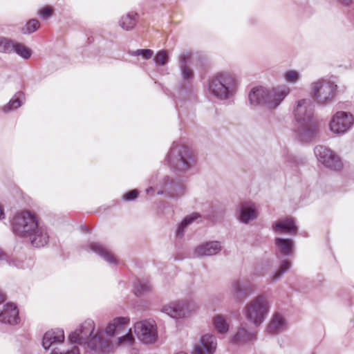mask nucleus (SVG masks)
<instances>
[{"label":"nucleus","instance_id":"nucleus-46","mask_svg":"<svg viewBox=\"0 0 354 354\" xmlns=\"http://www.w3.org/2000/svg\"><path fill=\"white\" fill-rule=\"evenodd\" d=\"M342 3L345 5H348L350 3L352 2L353 0H339Z\"/></svg>","mask_w":354,"mask_h":354},{"label":"nucleus","instance_id":"nucleus-6","mask_svg":"<svg viewBox=\"0 0 354 354\" xmlns=\"http://www.w3.org/2000/svg\"><path fill=\"white\" fill-rule=\"evenodd\" d=\"M268 299L260 295L253 299L244 308L243 313L245 319L255 326H260L266 319L269 310Z\"/></svg>","mask_w":354,"mask_h":354},{"label":"nucleus","instance_id":"nucleus-41","mask_svg":"<svg viewBox=\"0 0 354 354\" xmlns=\"http://www.w3.org/2000/svg\"><path fill=\"white\" fill-rule=\"evenodd\" d=\"M50 354H80V352L78 348L74 346L71 347V348L63 352L60 351L58 348H55L53 349Z\"/></svg>","mask_w":354,"mask_h":354},{"label":"nucleus","instance_id":"nucleus-22","mask_svg":"<svg viewBox=\"0 0 354 354\" xmlns=\"http://www.w3.org/2000/svg\"><path fill=\"white\" fill-rule=\"evenodd\" d=\"M273 231L275 233L295 234L297 232V227L292 218L281 219L272 225Z\"/></svg>","mask_w":354,"mask_h":354},{"label":"nucleus","instance_id":"nucleus-21","mask_svg":"<svg viewBox=\"0 0 354 354\" xmlns=\"http://www.w3.org/2000/svg\"><path fill=\"white\" fill-rule=\"evenodd\" d=\"M221 250V243L218 241H209L198 245L194 250V255L197 257L212 256L218 254Z\"/></svg>","mask_w":354,"mask_h":354},{"label":"nucleus","instance_id":"nucleus-26","mask_svg":"<svg viewBox=\"0 0 354 354\" xmlns=\"http://www.w3.org/2000/svg\"><path fill=\"white\" fill-rule=\"evenodd\" d=\"M274 243L280 256L289 257L292 254L294 251V242L292 240L276 238Z\"/></svg>","mask_w":354,"mask_h":354},{"label":"nucleus","instance_id":"nucleus-18","mask_svg":"<svg viewBox=\"0 0 354 354\" xmlns=\"http://www.w3.org/2000/svg\"><path fill=\"white\" fill-rule=\"evenodd\" d=\"M19 322V310L17 306L12 304H5L2 311L0 313V322L6 324L16 325Z\"/></svg>","mask_w":354,"mask_h":354},{"label":"nucleus","instance_id":"nucleus-9","mask_svg":"<svg viewBox=\"0 0 354 354\" xmlns=\"http://www.w3.org/2000/svg\"><path fill=\"white\" fill-rule=\"evenodd\" d=\"M37 221L35 216L28 212L17 213L12 221L13 233L21 237H28L37 227Z\"/></svg>","mask_w":354,"mask_h":354},{"label":"nucleus","instance_id":"nucleus-12","mask_svg":"<svg viewBox=\"0 0 354 354\" xmlns=\"http://www.w3.org/2000/svg\"><path fill=\"white\" fill-rule=\"evenodd\" d=\"M315 155L318 161L333 170H339L342 167V160L339 157L328 148L319 145L315 148Z\"/></svg>","mask_w":354,"mask_h":354},{"label":"nucleus","instance_id":"nucleus-42","mask_svg":"<svg viewBox=\"0 0 354 354\" xmlns=\"http://www.w3.org/2000/svg\"><path fill=\"white\" fill-rule=\"evenodd\" d=\"M52 14H53V9L50 6L44 7L39 12V15L40 17H41L42 19H46L48 17H50L52 16Z\"/></svg>","mask_w":354,"mask_h":354},{"label":"nucleus","instance_id":"nucleus-25","mask_svg":"<svg viewBox=\"0 0 354 354\" xmlns=\"http://www.w3.org/2000/svg\"><path fill=\"white\" fill-rule=\"evenodd\" d=\"M214 329L220 335H226L230 331V324L227 315L216 314L212 318Z\"/></svg>","mask_w":354,"mask_h":354},{"label":"nucleus","instance_id":"nucleus-8","mask_svg":"<svg viewBox=\"0 0 354 354\" xmlns=\"http://www.w3.org/2000/svg\"><path fill=\"white\" fill-rule=\"evenodd\" d=\"M198 309V307L194 301L180 300L164 306L161 312L173 319H181L190 317Z\"/></svg>","mask_w":354,"mask_h":354},{"label":"nucleus","instance_id":"nucleus-1","mask_svg":"<svg viewBox=\"0 0 354 354\" xmlns=\"http://www.w3.org/2000/svg\"><path fill=\"white\" fill-rule=\"evenodd\" d=\"M129 318L118 317L111 320L104 330H99L91 337L90 350L99 354H110L118 347H130L135 338L129 328Z\"/></svg>","mask_w":354,"mask_h":354},{"label":"nucleus","instance_id":"nucleus-3","mask_svg":"<svg viewBox=\"0 0 354 354\" xmlns=\"http://www.w3.org/2000/svg\"><path fill=\"white\" fill-rule=\"evenodd\" d=\"M290 88L286 85H279L272 88L257 86L248 95L250 104L264 106L268 109L275 110L289 95Z\"/></svg>","mask_w":354,"mask_h":354},{"label":"nucleus","instance_id":"nucleus-29","mask_svg":"<svg viewBox=\"0 0 354 354\" xmlns=\"http://www.w3.org/2000/svg\"><path fill=\"white\" fill-rule=\"evenodd\" d=\"M200 344L205 351V354H214L217 347L216 337L213 334H205L200 339Z\"/></svg>","mask_w":354,"mask_h":354},{"label":"nucleus","instance_id":"nucleus-27","mask_svg":"<svg viewBox=\"0 0 354 354\" xmlns=\"http://www.w3.org/2000/svg\"><path fill=\"white\" fill-rule=\"evenodd\" d=\"M138 22V14L135 12H129L123 15L118 21V26L126 31L135 28Z\"/></svg>","mask_w":354,"mask_h":354},{"label":"nucleus","instance_id":"nucleus-5","mask_svg":"<svg viewBox=\"0 0 354 354\" xmlns=\"http://www.w3.org/2000/svg\"><path fill=\"white\" fill-rule=\"evenodd\" d=\"M337 89L334 82L321 78L311 83L310 96L317 104L326 106L335 100Z\"/></svg>","mask_w":354,"mask_h":354},{"label":"nucleus","instance_id":"nucleus-20","mask_svg":"<svg viewBox=\"0 0 354 354\" xmlns=\"http://www.w3.org/2000/svg\"><path fill=\"white\" fill-rule=\"evenodd\" d=\"M255 338L256 334L248 330L242 324L238 328L236 332L230 336L229 342L234 345H241L252 341Z\"/></svg>","mask_w":354,"mask_h":354},{"label":"nucleus","instance_id":"nucleus-38","mask_svg":"<svg viewBox=\"0 0 354 354\" xmlns=\"http://www.w3.org/2000/svg\"><path fill=\"white\" fill-rule=\"evenodd\" d=\"M39 27V22L37 19H31L26 23L25 26L22 28L21 32L23 34H30L36 31Z\"/></svg>","mask_w":354,"mask_h":354},{"label":"nucleus","instance_id":"nucleus-17","mask_svg":"<svg viewBox=\"0 0 354 354\" xmlns=\"http://www.w3.org/2000/svg\"><path fill=\"white\" fill-rule=\"evenodd\" d=\"M32 245L35 248H41L46 245L49 239L48 233L45 226L37 223V227L28 235Z\"/></svg>","mask_w":354,"mask_h":354},{"label":"nucleus","instance_id":"nucleus-16","mask_svg":"<svg viewBox=\"0 0 354 354\" xmlns=\"http://www.w3.org/2000/svg\"><path fill=\"white\" fill-rule=\"evenodd\" d=\"M185 186L167 177L165 179L163 189L158 192V195L166 194L168 197L176 198L183 195Z\"/></svg>","mask_w":354,"mask_h":354},{"label":"nucleus","instance_id":"nucleus-44","mask_svg":"<svg viewBox=\"0 0 354 354\" xmlns=\"http://www.w3.org/2000/svg\"><path fill=\"white\" fill-rule=\"evenodd\" d=\"M203 348L200 342H198L194 345L191 354H205V351Z\"/></svg>","mask_w":354,"mask_h":354},{"label":"nucleus","instance_id":"nucleus-45","mask_svg":"<svg viewBox=\"0 0 354 354\" xmlns=\"http://www.w3.org/2000/svg\"><path fill=\"white\" fill-rule=\"evenodd\" d=\"M5 218V213L3 209L1 206H0V220L3 219Z\"/></svg>","mask_w":354,"mask_h":354},{"label":"nucleus","instance_id":"nucleus-14","mask_svg":"<svg viewBox=\"0 0 354 354\" xmlns=\"http://www.w3.org/2000/svg\"><path fill=\"white\" fill-rule=\"evenodd\" d=\"M230 292L236 299L241 300L253 292V287L248 281L234 279L231 282Z\"/></svg>","mask_w":354,"mask_h":354},{"label":"nucleus","instance_id":"nucleus-31","mask_svg":"<svg viewBox=\"0 0 354 354\" xmlns=\"http://www.w3.org/2000/svg\"><path fill=\"white\" fill-rule=\"evenodd\" d=\"M199 217L200 215L196 212L192 213L190 215L186 216L178 227V229L176 230L177 235L178 236H183L185 228L187 227L189 224H191L194 221L196 220Z\"/></svg>","mask_w":354,"mask_h":354},{"label":"nucleus","instance_id":"nucleus-11","mask_svg":"<svg viewBox=\"0 0 354 354\" xmlns=\"http://www.w3.org/2000/svg\"><path fill=\"white\" fill-rule=\"evenodd\" d=\"M354 123V118L350 113L337 111L332 117L329 129L335 134H344L347 132Z\"/></svg>","mask_w":354,"mask_h":354},{"label":"nucleus","instance_id":"nucleus-13","mask_svg":"<svg viewBox=\"0 0 354 354\" xmlns=\"http://www.w3.org/2000/svg\"><path fill=\"white\" fill-rule=\"evenodd\" d=\"M65 339L64 331L62 328L51 329L46 332L42 338V346L45 350L62 344Z\"/></svg>","mask_w":354,"mask_h":354},{"label":"nucleus","instance_id":"nucleus-40","mask_svg":"<svg viewBox=\"0 0 354 354\" xmlns=\"http://www.w3.org/2000/svg\"><path fill=\"white\" fill-rule=\"evenodd\" d=\"M131 55H141L144 59H148L153 55V51L150 49H140L130 53Z\"/></svg>","mask_w":354,"mask_h":354},{"label":"nucleus","instance_id":"nucleus-30","mask_svg":"<svg viewBox=\"0 0 354 354\" xmlns=\"http://www.w3.org/2000/svg\"><path fill=\"white\" fill-rule=\"evenodd\" d=\"M23 94L17 93L9 101V102L2 108V111L5 113L13 111L19 108L23 104Z\"/></svg>","mask_w":354,"mask_h":354},{"label":"nucleus","instance_id":"nucleus-33","mask_svg":"<svg viewBox=\"0 0 354 354\" xmlns=\"http://www.w3.org/2000/svg\"><path fill=\"white\" fill-rule=\"evenodd\" d=\"M301 73L296 70H288L283 74L284 81L290 84H297L301 79Z\"/></svg>","mask_w":354,"mask_h":354},{"label":"nucleus","instance_id":"nucleus-4","mask_svg":"<svg viewBox=\"0 0 354 354\" xmlns=\"http://www.w3.org/2000/svg\"><path fill=\"white\" fill-rule=\"evenodd\" d=\"M238 88L236 77L230 73H219L209 83V91L216 97L227 100L233 96Z\"/></svg>","mask_w":354,"mask_h":354},{"label":"nucleus","instance_id":"nucleus-19","mask_svg":"<svg viewBox=\"0 0 354 354\" xmlns=\"http://www.w3.org/2000/svg\"><path fill=\"white\" fill-rule=\"evenodd\" d=\"M258 216L256 206L252 202L241 203L239 207V219L241 223H248Z\"/></svg>","mask_w":354,"mask_h":354},{"label":"nucleus","instance_id":"nucleus-10","mask_svg":"<svg viewBox=\"0 0 354 354\" xmlns=\"http://www.w3.org/2000/svg\"><path fill=\"white\" fill-rule=\"evenodd\" d=\"M134 333L138 338L145 344H153L158 337L157 326L155 321L145 319L134 324Z\"/></svg>","mask_w":354,"mask_h":354},{"label":"nucleus","instance_id":"nucleus-47","mask_svg":"<svg viewBox=\"0 0 354 354\" xmlns=\"http://www.w3.org/2000/svg\"><path fill=\"white\" fill-rule=\"evenodd\" d=\"M5 300L4 295L0 291V304Z\"/></svg>","mask_w":354,"mask_h":354},{"label":"nucleus","instance_id":"nucleus-15","mask_svg":"<svg viewBox=\"0 0 354 354\" xmlns=\"http://www.w3.org/2000/svg\"><path fill=\"white\" fill-rule=\"evenodd\" d=\"M68 341L71 344L88 346V323L85 322L80 324L68 335Z\"/></svg>","mask_w":354,"mask_h":354},{"label":"nucleus","instance_id":"nucleus-48","mask_svg":"<svg viewBox=\"0 0 354 354\" xmlns=\"http://www.w3.org/2000/svg\"><path fill=\"white\" fill-rule=\"evenodd\" d=\"M151 190H152V187H149V188H148V189H146V192H147V194H149V192H151Z\"/></svg>","mask_w":354,"mask_h":354},{"label":"nucleus","instance_id":"nucleus-23","mask_svg":"<svg viewBox=\"0 0 354 354\" xmlns=\"http://www.w3.org/2000/svg\"><path fill=\"white\" fill-rule=\"evenodd\" d=\"M90 250L110 264H117L118 260L111 251L98 243H90Z\"/></svg>","mask_w":354,"mask_h":354},{"label":"nucleus","instance_id":"nucleus-2","mask_svg":"<svg viewBox=\"0 0 354 354\" xmlns=\"http://www.w3.org/2000/svg\"><path fill=\"white\" fill-rule=\"evenodd\" d=\"M313 105L310 100L302 99L297 102L294 111L297 124V133L303 142H308L317 135V124L313 119Z\"/></svg>","mask_w":354,"mask_h":354},{"label":"nucleus","instance_id":"nucleus-39","mask_svg":"<svg viewBox=\"0 0 354 354\" xmlns=\"http://www.w3.org/2000/svg\"><path fill=\"white\" fill-rule=\"evenodd\" d=\"M155 63L158 66H164L168 62V55L166 51H159L155 57Z\"/></svg>","mask_w":354,"mask_h":354},{"label":"nucleus","instance_id":"nucleus-43","mask_svg":"<svg viewBox=\"0 0 354 354\" xmlns=\"http://www.w3.org/2000/svg\"><path fill=\"white\" fill-rule=\"evenodd\" d=\"M138 192L137 189H133L123 196V199L125 201H133L137 198Z\"/></svg>","mask_w":354,"mask_h":354},{"label":"nucleus","instance_id":"nucleus-32","mask_svg":"<svg viewBox=\"0 0 354 354\" xmlns=\"http://www.w3.org/2000/svg\"><path fill=\"white\" fill-rule=\"evenodd\" d=\"M12 53H15L22 58L28 59L32 55L31 50L24 44L15 42L13 43Z\"/></svg>","mask_w":354,"mask_h":354},{"label":"nucleus","instance_id":"nucleus-7","mask_svg":"<svg viewBox=\"0 0 354 354\" xmlns=\"http://www.w3.org/2000/svg\"><path fill=\"white\" fill-rule=\"evenodd\" d=\"M192 153L187 147L174 142L167 155L169 167L177 171L185 172L189 169Z\"/></svg>","mask_w":354,"mask_h":354},{"label":"nucleus","instance_id":"nucleus-28","mask_svg":"<svg viewBox=\"0 0 354 354\" xmlns=\"http://www.w3.org/2000/svg\"><path fill=\"white\" fill-rule=\"evenodd\" d=\"M286 326L284 317L280 314H275L270 320L267 330L270 334H276L282 331Z\"/></svg>","mask_w":354,"mask_h":354},{"label":"nucleus","instance_id":"nucleus-35","mask_svg":"<svg viewBox=\"0 0 354 354\" xmlns=\"http://www.w3.org/2000/svg\"><path fill=\"white\" fill-rule=\"evenodd\" d=\"M3 261H6L8 264L10 266L22 269L25 268L22 261L14 258L8 259L6 254L0 249V262Z\"/></svg>","mask_w":354,"mask_h":354},{"label":"nucleus","instance_id":"nucleus-37","mask_svg":"<svg viewBox=\"0 0 354 354\" xmlns=\"http://www.w3.org/2000/svg\"><path fill=\"white\" fill-rule=\"evenodd\" d=\"M151 285L146 281H139L135 286V294L141 295L151 290Z\"/></svg>","mask_w":354,"mask_h":354},{"label":"nucleus","instance_id":"nucleus-24","mask_svg":"<svg viewBox=\"0 0 354 354\" xmlns=\"http://www.w3.org/2000/svg\"><path fill=\"white\" fill-rule=\"evenodd\" d=\"M192 55L189 52L183 53L179 57V65L181 71V76L184 80H191L194 77L193 71L189 67Z\"/></svg>","mask_w":354,"mask_h":354},{"label":"nucleus","instance_id":"nucleus-34","mask_svg":"<svg viewBox=\"0 0 354 354\" xmlns=\"http://www.w3.org/2000/svg\"><path fill=\"white\" fill-rule=\"evenodd\" d=\"M290 267L291 263L288 260H283L280 264L279 270L272 274V281H274L280 279L285 272L289 270Z\"/></svg>","mask_w":354,"mask_h":354},{"label":"nucleus","instance_id":"nucleus-36","mask_svg":"<svg viewBox=\"0 0 354 354\" xmlns=\"http://www.w3.org/2000/svg\"><path fill=\"white\" fill-rule=\"evenodd\" d=\"M14 41L6 37H0V52L5 53H12Z\"/></svg>","mask_w":354,"mask_h":354}]
</instances>
